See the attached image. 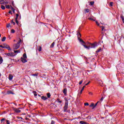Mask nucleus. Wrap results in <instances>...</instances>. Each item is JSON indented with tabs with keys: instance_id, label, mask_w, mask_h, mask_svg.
<instances>
[{
	"instance_id": "obj_3",
	"label": "nucleus",
	"mask_w": 124,
	"mask_h": 124,
	"mask_svg": "<svg viewBox=\"0 0 124 124\" xmlns=\"http://www.w3.org/2000/svg\"><path fill=\"white\" fill-rule=\"evenodd\" d=\"M77 35L78 40L81 43L82 45H84L85 42L80 38V37H81V34L80 33L79 30L77 31Z\"/></svg>"
},
{
	"instance_id": "obj_61",
	"label": "nucleus",
	"mask_w": 124,
	"mask_h": 124,
	"mask_svg": "<svg viewBox=\"0 0 124 124\" xmlns=\"http://www.w3.org/2000/svg\"><path fill=\"white\" fill-rule=\"evenodd\" d=\"M14 41L15 42V41H16V40H14Z\"/></svg>"
},
{
	"instance_id": "obj_4",
	"label": "nucleus",
	"mask_w": 124,
	"mask_h": 124,
	"mask_svg": "<svg viewBox=\"0 0 124 124\" xmlns=\"http://www.w3.org/2000/svg\"><path fill=\"white\" fill-rule=\"evenodd\" d=\"M6 56H8V57H14L16 56V55L14 54V53L11 52L5 54Z\"/></svg>"
},
{
	"instance_id": "obj_60",
	"label": "nucleus",
	"mask_w": 124,
	"mask_h": 124,
	"mask_svg": "<svg viewBox=\"0 0 124 124\" xmlns=\"http://www.w3.org/2000/svg\"><path fill=\"white\" fill-rule=\"evenodd\" d=\"M83 92V91H82V90L80 91V93H82V92Z\"/></svg>"
},
{
	"instance_id": "obj_1",
	"label": "nucleus",
	"mask_w": 124,
	"mask_h": 124,
	"mask_svg": "<svg viewBox=\"0 0 124 124\" xmlns=\"http://www.w3.org/2000/svg\"><path fill=\"white\" fill-rule=\"evenodd\" d=\"M83 46L84 47V48H86V49H88V50H89V49H91V48H94L96 47H97L98 46V43H97V42H94L92 44H91L90 45V46H87L85 45H83Z\"/></svg>"
},
{
	"instance_id": "obj_11",
	"label": "nucleus",
	"mask_w": 124,
	"mask_h": 124,
	"mask_svg": "<svg viewBox=\"0 0 124 124\" xmlns=\"http://www.w3.org/2000/svg\"><path fill=\"white\" fill-rule=\"evenodd\" d=\"M7 94H14V93L11 91H8L7 92Z\"/></svg>"
},
{
	"instance_id": "obj_49",
	"label": "nucleus",
	"mask_w": 124,
	"mask_h": 124,
	"mask_svg": "<svg viewBox=\"0 0 124 124\" xmlns=\"http://www.w3.org/2000/svg\"><path fill=\"white\" fill-rule=\"evenodd\" d=\"M3 121H5V119L3 118L1 120V122H3Z\"/></svg>"
},
{
	"instance_id": "obj_50",
	"label": "nucleus",
	"mask_w": 124,
	"mask_h": 124,
	"mask_svg": "<svg viewBox=\"0 0 124 124\" xmlns=\"http://www.w3.org/2000/svg\"><path fill=\"white\" fill-rule=\"evenodd\" d=\"M85 86H83V87H82V88L81 89V90H82V91H84V89H85Z\"/></svg>"
},
{
	"instance_id": "obj_28",
	"label": "nucleus",
	"mask_w": 124,
	"mask_h": 124,
	"mask_svg": "<svg viewBox=\"0 0 124 124\" xmlns=\"http://www.w3.org/2000/svg\"><path fill=\"white\" fill-rule=\"evenodd\" d=\"M1 9H3V10H4V9H5V7L2 5L1 6Z\"/></svg>"
},
{
	"instance_id": "obj_7",
	"label": "nucleus",
	"mask_w": 124,
	"mask_h": 124,
	"mask_svg": "<svg viewBox=\"0 0 124 124\" xmlns=\"http://www.w3.org/2000/svg\"><path fill=\"white\" fill-rule=\"evenodd\" d=\"M4 47L6 49H7V50H8L9 51L11 50V48H10V46L6 44H4Z\"/></svg>"
},
{
	"instance_id": "obj_51",
	"label": "nucleus",
	"mask_w": 124,
	"mask_h": 124,
	"mask_svg": "<svg viewBox=\"0 0 124 124\" xmlns=\"http://www.w3.org/2000/svg\"><path fill=\"white\" fill-rule=\"evenodd\" d=\"M90 81H89V82H88L87 83H86V84H85V86H88V85H89V84H90Z\"/></svg>"
},
{
	"instance_id": "obj_6",
	"label": "nucleus",
	"mask_w": 124,
	"mask_h": 124,
	"mask_svg": "<svg viewBox=\"0 0 124 124\" xmlns=\"http://www.w3.org/2000/svg\"><path fill=\"white\" fill-rule=\"evenodd\" d=\"M101 28H102V31H106L105 29H108V28H109V26H108V25H104V26H101Z\"/></svg>"
},
{
	"instance_id": "obj_42",
	"label": "nucleus",
	"mask_w": 124,
	"mask_h": 124,
	"mask_svg": "<svg viewBox=\"0 0 124 124\" xmlns=\"http://www.w3.org/2000/svg\"><path fill=\"white\" fill-rule=\"evenodd\" d=\"M84 105H85V106H88L89 104L88 103H86L84 104Z\"/></svg>"
},
{
	"instance_id": "obj_64",
	"label": "nucleus",
	"mask_w": 124,
	"mask_h": 124,
	"mask_svg": "<svg viewBox=\"0 0 124 124\" xmlns=\"http://www.w3.org/2000/svg\"><path fill=\"white\" fill-rule=\"evenodd\" d=\"M20 119H21V120H22L23 118H22V117H21Z\"/></svg>"
},
{
	"instance_id": "obj_52",
	"label": "nucleus",
	"mask_w": 124,
	"mask_h": 124,
	"mask_svg": "<svg viewBox=\"0 0 124 124\" xmlns=\"http://www.w3.org/2000/svg\"><path fill=\"white\" fill-rule=\"evenodd\" d=\"M9 14H12V11H9Z\"/></svg>"
},
{
	"instance_id": "obj_57",
	"label": "nucleus",
	"mask_w": 124,
	"mask_h": 124,
	"mask_svg": "<svg viewBox=\"0 0 124 124\" xmlns=\"http://www.w3.org/2000/svg\"><path fill=\"white\" fill-rule=\"evenodd\" d=\"M1 1H4V0H0V2H1Z\"/></svg>"
},
{
	"instance_id": "obj_35",
	"label": "nucleus",
	"mask_w": 124,
	"mask_h": 124,
	"mask_svg": "<svg viewBox=\"0 0 124 124\" xmlns=\"http://www.w3.org/2000/svg\"><path fill=\"white\" fill-rule=\"evenodd\" d=\"M33 93H34V96H37V94H36L35 92H33Z\"/></svg>"
},
{
	"instance_id": "obj_54",
	"label": "nucleus",
	"mask_w": 124,
	"mask_h": 124,
	"mask_svg": "<svg viewBox=\"0 0 124 124\" xmlns=\"http://www.w3.org/2000/svg\"><path fill=\"white\" fill-rule=\"evenodd\" d=\"M103 99H104V98H103V97H102L101 98L100 100H101V101H102L103 100Z\"/></svg>"
},
{
	"instance_id": "obj_58",
	"label": "nucleus",
	"mask_w": 124,
	"mask_h": 124,
	"mask_svg": "<svg viewBox=\"0 0 124 124\" xmlns=\"http://www.w3.org/2000/svg\"><path fill=\"white\" fill-rule=\"evenodd\" d=\"M18 17H16V21L17 20Z\"/></svg>"
},
{
	"instance_id": "obj_19",
	"label": "nucleus",
	"mask_w": 124,
	"mask_h": 124,
	"mask_svg": "<svg viewBox=\"0 0 124 124\" xmlns=\"http://www.w3.org/2000/svg\"><path fill=\"white\" fill-rule=\"evenodd\" d=\"M122 20V22L124 23V16H123V15H121V16H120Z\"/></svg>"
},
{
	"instance_id": "obj_56",
	"label": "nucleus",
	"mask_w": 124,
	"mask_h": 124,
	"mask_svg": "<svg viewBox=\"0 0 124 124\" xmlns=\"http://www.w3.org/2000/svg\"><path fill=\"white\" fill-rule=\"evenodd\" d=\"M59 103H62V101H58Z\"/></svg>"
},
{
	"instance_id": "obj_21",
	"label": "nucleus",
	"mask_w": 124,
	"mask_h": 124,
	"mask_svg": "<svg viewBox=\"0 0 124 124\" xmlns=\"http://www.w3.org/2000/svg\"><path fill=\"white\" fill-rule=\"evenodd\" d=\"M54 46H55V42L52 43L50 46V48H54Z\"/></svg>"
},
{
	"instance_id": "obj_40",
	"label": "nucleus",
	"mask_w": 124,
	"mask_h": 124,
	"mask_svg": "<svg viewBox=\"0 0 124 124\" xmlns=\"http://www.w3.org/2000/svg\"><path fill=\"white\" fill-rule=\"evenodd\" d=\"M10 6H11V8H11V10H12V11H13V10H15L14 8H13L12 6L11 5Z\"/></svg>"
},
{
	"instance_id": "obj_29",
	"label": "nucleus",
	"mask_w": 124,
	"mask_h": 124,
	"mask_svg": "<svg viewBox=\"0 0 124 124\" xmlns=\"http://www.w3.org/2000/svg\"><path fill=\"white\" fill-rule=\"evenodd\" d=\"M89 20H91L92 21H95V19H94L93 18H92V17H89L88 18Z\"/></svg>"
},
{
	"instance_id": "obj_22",
	"label": "nucleus",
	"mask_w": 124,
	"mask_h": 124,
	"mask_svg": "<svg viewBox=\"0 0 124 124\" xmlns=\"http://www.w3.org/2000/svg\"><path fill=\"white\" fill-rule=\"evenodd\" d=\"M99 102V101H98L95 104V105H94L93 107V109H94V108H95V107H96V106L97 105V104H98V103Z\"/></svg>"
},
{
	"instance_id": "obj_38",
	"label": "nucleus",
	"mask_w": 124,
	"mask_h": 124,
	"mask_svg": "<svg viewBox=\"0 0 124 124\" xmlns=\"http://www.w3.org/2000/svg\"><path fill=\"white\" fill-rule=\"evenodd\" d=\"M95 22L97 25L99 26V23L97 21H96Z\"/></svg>"
},
{
	"instance_id": "obj_31",
	"label": "nucleus",
	"mask_w": 124,
	"mask_h": 124,
	"mask_svg": "<svg viewBox=\"0 0 124 124\" xmlns=\"http://www.w3.org/2000/svg\"><path fill=\"white\" fill-rule=\"evenodd\" d=\"M7 3H8V2H4L0 3V4H7Z\"/></svg>"
},
{
	"instance_id": "obj_44",
	"label": "nucleus",
	"mask_w": 124,
	"mask_h": 124,
	"mask_svg": "<svg viewBox=\"0 0 124 124\" xmlns=\"http://www.w3.org/2000/svg\"><path fill=\"white\" fill-rule=\"evenodd\" d=\"M0 47L1 48H2V49H4V46H2V45H0Z\"/></svg>"
},
{
	"instance_id": "obj_48",
	"label": "nucleus",
	"mask_w": 124,
	"mask_h": 124,
	"mask_svg": "<svg viewBox=\"0 0 124 124\" xmlns=\"http://www.w3.org/2000/svg\"><path fill=\"white\" fill-rule=\"evenodd\" d=\"M12 4L13 6H14V1H12Z\"/></svg>"
},
{
	"instance_id": "obj_41",
	"label": "nucleus",
	"mask_w": 124,
	"mask_h": 124,
	"mask_svg": "<svg viewBox=\"0 0 124 124\" xmlns=\"http://www.w3.org/2000/svg\"><path fill=\"white\" fill-rule=\"evenodd\" d=\"M50 124H55V122L53 120H52Z\"/></svg>"
},
{
	"instance_id": "obj_20",
	"label": "nucleus",
	"mask_w": 124,
	"mask_h": 124,
	"mask_svg": "<svg viewBox=\"0 0 124 124\" xmlns=\"http://www.w3.org/2000/svg\"><path fill=\"white\" fill-rule=\"evenodd\" d=\"M101 50H102L101 47H99V48L96 51V52L99 53V52H100V51H101Z\"/></svg>"
},
{
	"instance_id": "obj_9",
	"label": "nucleus",
	"mask_w": 124,
	"mask_h": 124,
	"mask_svg": "<svg viewBox=\"0 0 124 124\" xmlns=\"http://www.w3.org/2000/svg\"><path fill=\"white\" fill-rule=\"evenodd\" d=\"M21 61L22 62H23V63H25V62H28V61H27V60H26V59H24V58L21 57Z\"/></svg>"
},
{
	"instance_id": "obj_59",
	"label": "nucleus",
	"mask_w": 124,
	"mask_h": 124,
	"mask_svg": "<svg viewBox=\"0 0 124 124\" xmlns=\"http://www.w3.org/2000/svg\"><path fill=\"white\" fill-rule=\"evenodd\" d=\"M13 12L14 13V12H15V10H13Z\"/></svg>"
},
{
	"instance_id": "obj_47",
	"label": "nucleus",
	"mask_w": 124,
	"mask_h": 124,
	"mask_svg": "<svg viewBox=\"0 0 124 124\" xmlns=\"http://www.w3.org/2000/svg\"><path fill=\"white\" fill-rule=\"evenodd\" d=\"M7 124H10V123H9V120H7Z\"/></svg>"
},
{
	"instance_id": "obj_55",
	"label": "nucleus",
	"mask_w": 124,
	"mask_h": 124,
	"mask_svg": "<svg viewBox=\"0 0 124 124\" xmlns=\"http://www.w3.org/2000/svg\"><path fill=\"white\" fill-rule=\"evenodd\" d=\"M16 17H19V15H18V14H16Z\"/></svg>"
},
{
	"instance_id": "obj_23",
	"label": "nucleus",
	"mask_w": 124,
	"mask_h": 124,
	"mask_svg": "<svg viewBox=\"0 0 124 124\" xmlns=\"http://www.w3.org/2000/svg\"><path fill=\"white\" fill-rule=\"evenodd\" d=\"M6 39V37H3L2 38L1 41H2V42H4V41H5Z\"/></svg>"
},
{
	"instance_id": "obj_18",
	"label": "nucleus",
	"mask_w": 124,
	"mask_h": 124,
	"mask_svg": "<svg viewBox=\"0 0 124 124\" xmlns=\"http://www.w3.org/2000/svg\"><path fill=\"white\" fill-rule=\"evenodd\" d=\"M2 62H3V59H2V57L0 56V64L2 63Z\"/></svg>"
},
{
	"instance_id": "obj_5",
	"label": "nucleus",
	"mask_w": 124,
	"mask_h": 124,
	"mask_svg": "<svg viewBox=\"0 0 124 124\" xmlns=\"http://www.w3.org/2000/svg\"><path fill=\"white\" fill-rule=\"evenodd\" d=\"M67 108H68V102H66L65 103V106L64 107V112L66 111V110H67Z\"/></svg>"
},
{
	"instance_id": "obj_14",
	"label": "nucleus",
	"mask_w": 124,
	"mask_h": 124,
	"mask_svg": "<svg viewBox=\"0 0 124 124\" xmlns=\"http://www.w3.org/2000/svg\"><path fill=\"white\" fill-rule=\"evenodd\" d=\"M15 54H19V53H21V52L20 51V50H14V51ZM16 54H15L16 55Z\"/></svg>"
},
{
	"instance_id": "obj_27",
	"label": "nucleus",
	"mask_w": 124,
	"mask_h": 124,
	"mask_svg": "<svg viewBox=\"0 0 124 124\" xmlns=\"http://www.w3.org/2000/svg\"><path fill=\"white\" fill-rule=\"evenodd\" d=\"M11 25H10V23L7 24L6 28H11Z\"/></svg>"
},
{
	"instance_id": "obj_12",
	"label": "nucleus",
	"mask_w": 124,
	"mask_h": 124,
	"mask_svg": "<svg viewBox=\"0 0 124 124\" xmlns=\"http://www.w3.org/2000/svg\"><path fill=\"white\" fill-rule=\"evenodd\" d=\"M37 49L39 52H41V51H42V47L40 46H38Z\"/></svg>"
},
{
	"instance_id": "obj_62",
	"label": "nucleus",
	"mask_w": 124,
	"mask_h": 124,
	"mask_svg": "<svg viewBox=\"0 0 124 124\" xmlns=\"http://www.w3.org/2000/svg\"><path fill=\"white\" fill-rule=\"evenodd\" d=\"M1 34H0V37H1Z\"/></svg>"
},
{
	"instance_id": "obj_25",
	"label": "nucleus",
	"mask_w": 124,
	"mask_h": 124,
	"mask_svg": "<svg viewBox=\"0 0 124 124\" xmlns=\"http://www.w3.org/2000/svg\"><path fill=\"white\" fill-rule=\"evenodd\" d=\"M23 59H27V54L26 53L23 54Z\"/></svg>"
},
{
	"instance_id": "obj_39",
	"label": "nucleus",
	"mask_w": 124,
	"mask_h": 124,
	"mask_svg": "<svg viewBox=\"0 0 124 124\" xmlns=\"http://www.w3.org/2000/svg\"><path fill=\"white\" fill-rule=\"evenodd\" d=\"M11 23H12V24H13V25H15V22H14L13 21V20H12Z\"/></svg>"
},
{
	"instance_id": "obj_26",
	"label": "nucleus",
	"mask_w": 124,
	"mask_h": 124,
	"mask_svg": "<svg viewBox=\"0 0 124 124\" xmlns=\"http://www.w3.org/2000/svg\"><path fill=\"white\" fill-rule=\"evenodd\" d=\"M11 6L9 5H6V8H7L8 9H10Z\"/></svg>"
},
{
	"instance_id": "obj_8",
	"label": "nucleus",
	"mask_w": 124,
	"mask_h": 124,
	"mask_svg": "<svg viewBox=\"0 0 124 124\" xmlns=\"http://www.w3.org/2000/svg\"><path fill=\"white\" fill-rule=\"evenodd\" d=\"M13 111H15L16 113H20L21 110L19 108H13Z\"/></svg>"
},
{
	"instance_id": "obj_17",
	"label": "nucleus",
	"mask_w": 124,
	"mask_h": 124,
	"mask_svg": "<svg viewBox=\"0 0 124 124\" xmlns=\"http://www.w3.org/2000/svg\"><path fill=\"white\" fill-rule=\"evenodd\" d=\"M79 124H89V123H88L86 122H84V121H80Z\"/></svg>"
},
{
	"instance_id": "obj_32",
	"label": "nucleus",
	"mask_w": 124,
	"mask_h": 124,
	"mask_svg": "<svg viewBox=\"0 0 124 124\" xmlns=\"http://www.w3.org/2000/svg\"><path fill=\"white\" fill-rule=\"evenodd\" d=\"M90 3L91 5H93L94 4V1H91Z\"/></svg>"
},
{
	"instance_id": "obj_15",
	"label": "nucleus",
	"mask_w": 124,
	"mask_h": 124,
	"mask_svg": "<svg viewBox=\"0 0 124 124\" xmlns=\"http://www.w3.org/2000/svg\"><path fill=\"white\" fill-rule=\"evenodd\" d=\"M31 76H34L35 77H36L37 78V76H38V73H36L35 74H33L31 75Z\"/></svg>"
},
{
	"instance_id": "obj_24",
	"label": "nucleus",
	"mask_w": 124,
	"mask_h": 124,
	"mask_svg": "<svg viewBox=\"0 0 124 124\" xmlns=\"http://www.w3.org/2000/svg\"><path fill=\"white\" fill-rule=\"evenodd\" d=\"M46 95L48 98H50V97H51V94L50 93H46Z\"/></svg>"
},
{
	"instance_id": "obj_36",
	"label": "nucleus",
	"mask_w": 124,
	"mask_h": 124,
	"mask_svg": "<svg viewBox=\"0 0 124 124\" xmlns=\"http://www.w3.org/2000/svg\"><path fill=\"white\" fill-rule=\"evenodd\" d=\"M109 6H110V7L113 6V2H111L110 3Z\"/></svg>"
},
{
	"instance_id": "obj_63",
	"label": "nucleus",
	"mask_w": 124,
	"mask_h": 124,
	"mask_svg": "<svg viewBox=\"0 0 124 124\" xmlns=\"http://www.w3.org/2000/svg\"><path fill=\"white\" fill-rule=\"evenodd\" d=\"M1 76V74H0V77Z\"/></svg>"
},
{
	"instance_id": "obj_33",
	"label": "nucleus",
	"mask_w": 124,
	"mask_h": 124,
	"mask_svg": "<svg viewBox=\"0 0 124 124\" xmlns=\"http://www.w3.org/2000/svg\"><path fill=\"white\" fill-rule=\"evenodd\" d=\"M85 12L86 13H88V12H90V10L88 9H85Z\"/></svg>"
},
{
	"instance_id": "obj_30",
	"label": "nucleus",
	"mask_w": 124,
	"mask_h": 124,
	"mask_svg": "<svg viewBox=\"0 0 124 124\" xmlns=\"http://www.w3.org/2000/svg\"><path fill=\"white\" fill-rule=\"evenodd\" d=\"M94 106V103H92L90 105V107H93Z\"/></svg>"
},
{
	"instance_id": "obj_53",
	"label": "nucleus",
	"mask_w": 124,
	"mask_h": 124,
	"mask_svg": "<svg viewBox=\"0 0 124 124\" xmlns=\"http://www.w3.org/2000/svg\"><path fill=\"white\" fill-rule=\"evenodd\" d=\"M99 83V84H102V81L100 80Z\"/></svg>"
},
{
	"instance_id": "obj_16",
	"label": "nucleus",
	"mask_w": 124,
	"mask_h": 124,
	"mask_svg": "<svg viewBox=\"0 0 124 124\" xmlns=\"http://www.w3.org/2000/svg\"><path fill=\"white\" fill-rule=\"evenodd\" d=\"M42 99H43V100H46V99H48V98H47V97L46 96H42L41 97Z\"/></svg>"
},
{
	"instance_id": "obj_45",
	"label": "nucleus",
	"mask_w": 124,
	"mask_h": 124,
	"mask_svg": "<svg viewBox=\"0 0 124 124\" xmlns=\"http://www.w3.org/2000/svg\"><path fill=\"white\" fill-rule=\"evenodd\" d=\"M82 83H83V80L80 81L79 82V85H81V84H82Z\"/></svg>"
},
{
	"instance_id": "obj_37",
	"label": "nucleus",
	"mask_w": 124,
	"mask_h": 124,
	"mask_svg": "<svg viewBox=\"0 0 124 124\" xmlns=\"http://www.w3.org/2000/svg\"><path fill=\"white\" fill-rule=\"evenodd\" d=\"M87 119H88V120H91V119H92V116H89L87 117Z\"/></svg>"
},
{
	"instance_id": "obj_2",
	"label": "nucleus",
	"mask_w": 124,
	"mask_h": 124,
	"mask_svg": "<svg viewBox=\"0 0 124 124\" xmlns=\"http://www.w3.org/2000/svg\"><path fill=\"white\" fill-rule=\"evenodd\" d=\"M21 42H22V40H21V39H19V40L18 41L17 43L13 45V49L17 50V49H19V48L20 47V44H21Z\"/></svg>"
},
{
	"instance_id": "obj_46",
	"label": "nucleus",
	"mask_w": 124,
	"mask_h": 124,
	"mask_svg": "<svg viewBox=\"0 0 124 124\" xmlns=\"http://www.w3.org/2000/svg\"><path fill=\"white\" fill-rule=\"evenodd\" d=\"M89 94H90V95H93V93H92V92H89Z\"/></svg>"
},
{
	"instance_id": "obj_13",
	"label": "nucleus",
	"mask_w": 124,
	"mask_h": 124,
	"mask_svg": "<svg viewBox=\"0 0 124 124\" xmlns=\"http://www.w3.org/2000/svg\"><path fill=\"white\" fill-rule=\"evenodd\" d=\"M63 93L65 95H66V94L67 93V89L66 88H65L63 90Z\"/></svg>"
},
{
	"instance_id": "obj_34",
	"label": "nucleus",
	"mask_w": 124,
	"mask_h": 124,
	"mask_svg": "<svg viewBox=\"0 0 124 124\" xmlns=\"http://www.w3.org/2000/svg\"><path fill=\"white\" fill-rule=\"evenodd\" d=\"M11 32H12V33H15V30H14V29H12Z\"/></svg>"
},
{
	"instance_id": "obj_43",
	"label": "nucleus",
	"mask_w": 124,
	"mask_h": 124,
	"mask_svg": "<svg viewBox=\"0 0 124 124\" xmlns=\"http://www.w3.org/2000/svg\"><path fill=\"white\" fill-rule=\"evenodd\" d=\"M16 22L17 24V25H19V21H18V20H16Z\"/></svg>"
},
{
	"instance_id": "obj_10",
	"label": "nucleus",
	"mask_w": 124,
	"mask_h": 124,
	"mask_svg": "<svg viewBox=\"0 0 124 124\" xmlns=\"http://www.w3.org/2000/svg\"><path fill=\"white\" fill-rule=\"evenodd\" d=\"M12 79H13V76L11 74H10L9 75V80H10V81H11Z\"/></svg>"
}]
</instances>
